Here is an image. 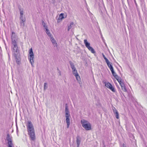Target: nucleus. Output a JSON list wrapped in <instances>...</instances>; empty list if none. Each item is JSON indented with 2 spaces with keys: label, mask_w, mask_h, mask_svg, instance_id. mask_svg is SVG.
<instances>
[{
  "label": "nucleus",
  "mask_w": 147,
  "mask_h": 147,
  "mask_svg": "<svg viewBox=\"0 0 147 147\" xmlns=\"http://www.w3.org/2000/svg\"><path fill=\"white\" fill-rule=\"evenodd\" d=\"M42 24L43 26H45L46 25V24H45V23L43 21H42Z\"/></svg>",
  "instance_id": "33"
},
{
  "label": "nucleus",
  "mask_w": 147,
  "mask_h": 147,
  "mask_svg": "<svg viewBox=\"0 0 147 147\" xmlns=\"http://www.w3.org/2000/svg\"><path fill=\"white\" fill-rule=\"evenodd\" d=\"M63 15L64 14L63 13H61L59 15V17L57 20L58 22H59V20H61L64 18Z\"/></svg>",
  "instance_id": "14"
},
{
  "label": "nucleus",
  "mask_w": 147,
  "mask_h": 147,
  "mask_svg": "<svg viewBox=\"0 0 147 147\" xmlns=\"http://www.w3.org/2000/svg\"><path fill=\"white\" fill-rule=\"evenodd\" d=\"M25 21H20V26L22 27H23L25 25L24 22Z\"/></svg>",
  "instance_id": "23"
},
{
  "label": "nucleus",
  "mask_w": 147,
  "mask_h": 147,
  "mask_svg": "<svg viewBox=\"0 0 147 147\" xmlns=\"http://www.w3.org/2000/svg\"><path fill=\"white\" fill-rule=\"evenodd\" d=\"M28 134L30 140L34 141L36 139L34 129L33 125L30 121H28L26 125Z\"/></svg>",
  "instance_id": "2"
},
{
  "label": "nucleus",
  "mask_w": 147,
  "mask_h": 147,
  "mask_svg": "<svg viewBox=\"0 0 147 147\" xmlns=\"http://www.w3.org/2000/svg\"><path fill=\"white\" fill-rule=\"evenodd\" d=\"M18 130V129H17V130Z\"/></svg>",
  "instance_id": "36"
},
{
  "label": "nucleus",
  "mask_w": 147,
  "mask_h": 147,
  "mask_svg": "<svg viewBox=\"0 0 147 147\" xmlns=\"http://www.w3.org/2000/svg\"><path fill=\"white\" fill-rule=\"evenodd\" d=\"M11 48L12 52L14 53V55L16 57V53H18L19 50L17 46V42L18 40V37L13 32H12L11 35Z\"/></svg>",
  "instance_id": "1"
},
{
  "label": "nucleus",
  "mask_w": 147,
  "mask_h": 147,
  "mask_svg": "<svg viewBox=\"0 0 147 147\" xmlns=\"http://www.w3.org/2000/svg\"><path fill=\"white\" fill-rule=\"evenodd\" d=\"M32 65V66L33 67V65Z\"/></svg>",
  "instance_id": "37"
},
{
  "label": "nucleus",
  "mask_w": 147,
  "mask_h": 147,
  "mask_svg": "<svg viewBox=\"0 0 147 147\" xmlns=\"http://www.w3.org/2000/svg\"><path fill=\"white\" fill-rule=\"evenodd\" d=\"M20 21H25L26 19L25 17H24L23 16H20Z\"/></svg>",
  "instance_id": "22"
},
{
  "label": "nucleus",
  "mask_w": 147,
  "mask_h": 147,
  "mask_svg": "<svg viewBox=\"0 0 147 147\" xmlns=\"http://www.w3.org/2000/svg\"><path fill=\"white\" fill-rule=\"evenodd\" d=\"M102 55L103 57L104 58V59L105 60V61L107 63V64H110V63L108 59L106 58V57L104 55V54L103 53H102Z\"/></svg>",
  "instance_id": "15"
},
{
  "label": "nucleus",
  "mask_w": 147,
  "mask_h": 147,
  "mask_svg": "<svg viewBox=\"0 0 147 147\" xmlns=\"http://www.w3.org/2000/svg\"><path fill=\"white\" fill-rule=\"evenodd\" d=\"M19 51L18 52V53H16V57H15L14 55V53H13V55H14V56L15 57V58L16 59V61L17 62V64H18L19 63V59L17 58V55H18V54L19 53Z\"/></svg>",
  "instance_id": "21"
},
{
  "label": "nucleus",
  "mask_w": 147,
  "mask_h": 147,
  "mask_svg": "<svg viewBox=\"0 0 147 147\" xmlns=\"http://www.w3.org/2000/svg\"><path fill=\"white\" fill-rule=\"evenodd\" d=\"M74 23L73 22H71L70 24L68 26L67 30L69 31L70 29L72 27V26L73 25Z\"/></svg>",
  "instance_id": "16"
},
{
  "label": "nucleus",
  "mask_w": 147,
  "mask_h": 147,
  "mask_svg": "<svg viewBox=\"0 0 147 147\" xmlns=\"http://www.w3.org/2000/svg\"><path fill=\"white\" fill-rule=\"evenodd\" d=\"M112 74L114 77L117 75L116 73L114 72V71L113 72V74Z\"/></svg>",
  "instance_id": "32"
},
{
  "label": "nucleus",
  "mask_w": 147,
  "mask_h": 147,
  "mask_svg": "<svg viewBox=\"0 0 147 147\" xmlns=\"http://www.w3.org/2000/svg\"><path fill=\"white\" fill-rule=\"evenodd\" d=\"M18 8L20 11V16H23V9H21V6L19 5L18 7Z\"/></svg>",
  "instance_id": "13"
},
{
  "label": "nucleus",
  "mask_w": 147,
  "mask_h": 147,
  "mask_svg": "<svg viewBox=\"0 0 147 147\" xmlns=\"http://www.w3.org/2000/svg\"><path fill=\"white\" fill-rule=\"evenodd\" d=\"M29 53L30 54L29 59L31 64H32L34 63L33 59L34 58V55L32 49L31 48L29 50Z\"/></svg>",
  "instance_id": "6"
},
{
  "label": "nucleus",
  "mask_w": 147,
  "mask_h": 147,
  "mask_svg": "<svg viewBox=\"0 0 147 147\" xmlns=\"http://www.w3.org/2000/svg\"><path fill=\"white\" fill-rule=\"evenodd\" d=\"M6 139L7 141L8 147H14L13 143L12 137L9 134H7Z\"/></svg>",
  "instance_id": "5"
},
{
  "label": "nucleus",
  "mask_w": 147,
  "mask_h": 147,
  "mask_svg": "<svg viewBox=\"0 0 147 147\" xmlns=\"http://www.w3.org/2000/svg\"><path fill=\"white\" fill-rule=\"evenodd\" d=\"M76 143L77 147H79L81 141V139L79 136H77L76 138Z\"/></svg>",
  "instance_id": "8"
},
{
  "label": "nucleus",
  "mask_w": 147,
  "mask_h": 147,
  "mask_svg": "<svg viewBox=\"0 0 147 147\" xmlns=\"http://www.w3.org/2000/svg\"><path fill=\"white\" fill-rule=\"evenodd\" d=\"M45 31L46 33L47 34V35H48L50 37L51 36V34L50 33L49 30L48 29V28H46V29Z\"/></svg>",
  "instance_id": "20"
},
{
  "label": "nucleus",
  "mask_w": 147,
  "mask_h": 147,
  "mask_svg": "<svg viewBox=\"0 0 147 147\" xmlns=\"http://www.w3.org/2000/svg\"><path fill=\"white\" fill-rule=\"evenodd\" d=\"M8 57H9H9H10V56H9V53H8Z\"/></svg>",
  "instance_id": "34"
},
{
  "label": "nucleus",
  "mask_w": 147,
  "mask_h": 147,
  "mask_svg": "<svg viewBox=\"0 0 147 147\" xmlns=\"http://www.w3.org/2000/svg\"><path fill=\"white\" fill-rule=\"evenodd\" d=\"M113 110L114 114L115 115L116 118L117 119H118L119 118V113L118 111L115 109V108H114L113 109Z\"/></svg>",
  "instance_id": "10"
},
{
  "label": "nucleus",
  "mask_w": 147,
  "mask_h": 147,
  "mask_svg": "<svg viewBox=\"0 0 147 147\" xmlns=\"http://www.w3.org/2000/svg\"><path fill=\"white\" fill-rule=\"evenodd\" d=\"M105 83V86L107 88H109L111 84L109 82H104Z\"/></svg>",
  "instance_id": "17"
},
{
  "label": "nucleus",
  "mask_w": 147,
  "mask_h": 147,
  "mask_svg": "<svg viewBox=\"0 0 147 147\" xmlns=\"http://www.w3.org/2000/svg\"><path fill=\"white\" fill-rule=\"evenodd\" d=\"M48 88L47 84V83H45L44 86V90H45Z\"/></svg>",
  "instance_id": "24"
},
{
  "label": "nucleus",
  "mask_w": 147,
  "mask_h": 147,
  "mask_svg": "<svg viewBox=\"0 0 147 147\" xmlns=\"http://www.w3.org/2000/svg\"><path fill=\"white\" fill-rule=\"evenodd\" d=\"M53 44L54 47H57V44L56 42L53 43Z\"/></svg>",
  "instance_id": "30"
},
{
  "label": "nucleus",
  "mask_w": 147,
  "mask_h": 147,
  "mask_svg": "<svg viewBox=\"0 0 147 147\" xmlns=\"http://www.w3.org/2000/svg\"><path fill=\"white\" fill-rule=\"evenodd\" d=\"M43 27L44 28H45V29H46V28H48V27L47 26L45 25V26H44Z\"/></svg>",
  "instance_id": "31"
},
{
  "label": "nucleus",
  "mask_w": 147,
  "mask_h": 147,
  "mask_svg": "<svg viewBox=\"0 0 147 147\" xmlns=\"http://www.w3.org/2000/svg\"><path fill=\"white\" fill-rule=\"evenodd\" d=\"M51 37V42L52 43V44L54 43V42H56V41L54 39V38L53 37H52L51 36H50Z\"/></svg>",
  "instance_id": "25"
},
{
  "label": "nucleus",
  "mask_w": 147,
  "mask_h": 147,
  "mask_svg": "<svg viewBox=\"0 0 147 147\" xmlns=\"http://www.w3.org/2000/svg\"><path fill=\"white\" fill-rule=\"evenodd\" d=\"M71 67L73 71H74L76 70V68L75 67L74 65H71Z\"/></svg>",
  "instance_id": "27"
},
{
  "label": "nucleus",
  "mask_w": 147,
  "mask_h": 147,
  "mask_svg": "<svg viewBox=\"0 0 147 147\" xmlns=\"http://www.w3.org/2000/svg\"><path fill=\"white\" fill-rule=\"evenodd\" d=\"M108 65V66L109 67V68L111 71L112 74H113L114 70L112 65Z\"/></svg>",
  "instance_id": "18"
},
{
  "label": "nucleus",
  "mask_w": 147,
  "mask_h": 147,
  "mask_svg": "<svg viewBox=\"0 0 147 147\" xmlns=\"http://www.w3.org/2000/svg\"><path fill=\"white\" fill-rule=\"evenodd\" d=\"M81 123L82 126L86 130H89L91 129V125L90 123L85 119H82L81 120Z\"/></svg>",
  "instance_id": "4"
},
{
  "label": "nucleus",
  "mask_w": 147,
  "mask_h": 147,
  "mask_svg": "<svg viewBox=\"0 0 147 147\" xmlns=\"http://www.w3.org/2000/svg\"><path fill=\"white\" fill-rule=\"evenodd\" d=\"M84 42L85 46L88 49L91 47L90 46V43L88 42L87 40L86 39H85L84 40Z\"/></svg>",
  "instance_id": "12"
},
{
  "label": "nucleus",
  "mask_w": 147,
  "mask_h": 147,
  "mask_svg": "<svg viewBox=\"0 0 147 147\" xmlns=\"http://www.w3.org/2000/svg\"><path fill=\"white\" fill-rule=\"evenodd\" d=\"M88 49L90 51H91V53H95V51L94 49L92 47H90Z\"/></svg>",
  "instance_id": "19"
},
{
  "label": "nucleus",
  "mask_w": 147,
  "mask_h": 147,
  "mask_svg": "<svg viewBox=\"0 0 147 147\" xmlns=\"http://www.w3.org/2000/svg\"><path fill=\"white\" fill-rule=\"evenodd\" d=\"M73 73L75 76L78 74L77 70L74 71H73Z\"/></svg>",
  "instance_id": "29"
},
{
  "label": "nucleus",
  "mask_w": 147,
  "mask_h": 147,
  "mask_svg": "<svg viewBox=\"0 0 147 147\" xmlns=\"http://www.w3.org/2000/svg\"><path fill=\"white\" fill-rule=\"evenodd\" d=\"M120 85L121 86V89L122 90L124 91H127V90L125 87V86L123 82H122L121 80H120Z\"/></svg>",
  "instance_id": "9"
},
{
  "label": "nucleus",
  "mask_w": 147,
  "mask_h": 147,
  "mask_svg": "<svg viewBox=\"0 0 147 147\" xmlns=\"http://www.w3.org/2000/svg\"><path fill=\"white\" fill-rule=\"evenodd\" d=\"M115 79H114V81L116 85L119 88V86L117 85V83L116 82V81H117L119 83V77L117 75H116L115 76H114Z\"/></svg>",
  "instance_id": "7"
},
{
  "label": "nucleus",
  "mask_w": 147,
  "mask_h": 147,
  "mask_svg": "<svg viewBox=\"0 0 147 147\" xmlns=\"http://www.w3.org/2000/svg\"><path fill=\"white\" fill-rule=\"evenodd\" d=\"M65 113L66 118L65 121L67 124V127L68 128L70 124V115L67 104H66L65 105Z\"/></svg>",
  "instance_id": "3"
},
{
  "label": "nucleus",
  "mask_w": 147,
  "mask_h": 147,
  "mask_svg": "<svg viewBox=\"0 0 147 147\" xmlns=\"http://www.w3.org/2000/svg\"><path fill=\"white\" fill-rule=\"evenodd\" d=\"M59 73H60V75H61V72H60Z\"/></svg>",
  "instance_id": "35"
},
{
  "label": "nucleus",
  "mask_w": 147,
  "mask_h": 147,
  "mask_svg": "<svg viewBox=\"0 0 147 147\" xmlns=\"http://www.w3.org/2000/svg\"><path fill=\"white\" fill-rule=\"evenodd\" d=\"M113 110L114 114L115 115L116 118L117 119H118L119 118V113L118 111L115 109V108H114L113 109Z\"/></svg>",
  "instance_id": "11"
},
{
  "label": "nucleus",
  "mask_w": 147,
  "mask_h": 147,
  "mask_svg": "<svg viewBox=\"0 0 147 147\" xmlns=\"http://www.w3.org/2000/svg\"><path fill=\"white\" fill-rule=\"evenodd\" d=\"M75 76L77 80L78 81H80V76H79L78 74V75H77L76 76Z\"/></svg>",
  "instance_id": "28"
},
{
  "label": "nucleus",
  "mask_w": 147,
  "mask_h": 147,
  "mask_svg": "<svg viewBox=\"0 0 147 147\" xmlns=\"http://www.w3.org/2000/svg\"><path fill=\"white\" fill-rule=\"evenodd\" d=\"M109 89L111 90L113 92H115V91L114 88L112 86V85H111V86L109 88Z\"/></svg>",
  "instance_id": "26"
}]
</instances>
